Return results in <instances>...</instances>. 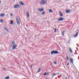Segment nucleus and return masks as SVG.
I'll use <instances>...</instances> for the list:
<instances>
[{
	"instance_id": "7c9ffc66",
	"label": "nucleus",
	"mask_w": 79,
	"mask_h": 79,
	"mask_svg": "<svg viewBox=\"0 0 79 79\" xmlns=\"http://www.w3.org/2000/svg\"><path fill=\"white\" fill-rule=\"evenodd\" d=\"M54 32H56V29L55 30Z\"/></svg>"
},
{
	"instance_id": "aec40b11",
	"label": "nucleus",
	"mask_w": 79,
	"mask_h": 79,
	"mask_svg": "<svg viewBox=\"0 0 79 79\" xmlns=\"http://www.w3.org/2000/svg\"><path fill=\"white\" fill-rule=\"evenodd\" d=\"M9 78L10 77H9V76H7L5 77V79H9Z\"/></svg>"
},
{
	"instance_id": "473e14b6",
	"label": "nucleus",
	"mask_w": 79,
	"mask_h": 79,
	"mask_svg": "<svg viewBox=\"0 0 79 79\" xmlns=\"http://www.w3.org/2000/svg\"><path fill=\"white\" fill-rule=\"evenodd\" d=\"M58 78H60V77L59 76H58Z\"/></svg>"
},
{
	"instance_id": "c756f323",
	"label": "nucleus",
	"mask_w": 79,
	"mask_h": 79,
	"mask_svg": "<svg viewBox=\"0 0 79 79\" xmlns=\"http://www.w3.org/2000/svg\"><path fill=\"white\" fill-rule=\"evenodd\" d=\"M54 63L55 64H56V62H55V61H54Z\"/></svg>"
},
{
	"instance_id": "20e7f679",
	"label": "nucleus",
	"mask_w": 79,
	"mask_h": 79,
	"mask_svg": "<svg viewBox=\"0 0 79 79\" xmlns=\"http://www.w3.org/2000/svg\"><path fill=\"white\" fill-rule=\"evenodd\" d=\"M45 3H46L45 0H42L40 2V4L41 5H44Z\"/></svg>"
},
{
	"instance_id": "e433bc0d",
	"label": "nucleus",
	"mask_w": 79,
	"mask_h": 79,
	"mask_svg": "<svg viewBox=\"0 0 79 79\" xmlns=\"http://www.w3.org/2000/svg\"><path fill=\"white\" fill-rule=\"evenodd\" d=\"M0 3H1V1H0Z\"/></svg>"
},
{
	"instance_id": "2eb2a0df",
	"label": "nucleus",
	"mask_w": 79,
	"mask_h": 79,
	"mask_svg": "<svg viewBox=\"0 0 79 79\" xmlns=\"http://www.w3.org/2000/svg\"><path fill=\"white\" fill-rule=\"evenodd\" d=\"M5 14H0V16H5Z\"/></svg>"
},
{
	"instance_id": "4468645a",
	"label": "nucleus",
	"mask_w": 79,
	"mask_h": 79,
	"mask_svg": "<svg viewBox=\"0 0 79 79\" xmlns=\"http://www.w3.org/2000/svg\"><path fill=\"white\" fill-rule=\"evenodd\" d=\"M40 71H41V69L40 68L38 70L37 73H40Z\"/></svg>"
},
{
	"instance_id": "c9c22d12",
	"label": "nucleus",
	"mask_w": 79,
	"mask_h": 79,
	"mask_svg": "<svg viewBox=\"0 0 79 79\" xmlns=\"http://www.w3.org/2000/svg\"><path fill=\"white\" fill-rule=\"evenodd\" d=\"M32 66H31V68H32Z\"/></svg>"
},
{
	"instance_id": "423d86ee",
	"label": "nucleus",
	"mask_w": 79,
	"mask_h": 79,
	"mask_svg": "<svg viewBox=\"0 0 79 79\" xmlns=\"http://www.w3.org/2000/svg\"><path fill=\"white\" fill-rule=\"evenodd\" d=\"M17 47V45L16 44H14L13 46H12V50H15L16 48Z\"/></svg>"
},
{
	"instance_id": "1a4fd4ad",
	"label": "nucleus",
	"mask_w": 79,
	"mask_h": 79,
	"mask_svg": "<svg viewBox=\"0 0 79 79\" xmlns=\"http://www.w3.org/2000/svg\"><path fill=\"white\" fill-rule=\"evenodd\" d=\"M70 61H71V63H72V64H73L74 65V64L73 63V59L71 58H70Z\"/></svg>"
},
{
	"instance_id": "72a5a7b5",
	"label": "nucleus",
	"mask_w": 79,
	"mask_h": 79,
	"mask_svg": "<svg viewBox=\"0 0 79 79\" xmlns=\"http://www.w3.org/2000/svg\"><path fill=\"white\" fill-rule=\"evenodd\" d=\"M6 31H7V32H8V30H7V29L6 30Z\"/></svg>"
},
{
	"instance_id": "f03ea898",
	"label": "nucleus",
	"mask_w": 79,
	"mask_h": 79,
	"mask_svg": "<svg viewBox=\"0 0 79 79\" xmlns=\"http://www.w3.org/2000/svg\"><path fill=\"white\" fill-rule=\"evenodd\" d=\"M51 55H53V54H58V52L56 51L53 50L51 52Z\"/></svg>"
},
{
	"instance_id": "a878e982",
	"label": "nucleus",
	"mask_w": 79,
	"mask_h": 79,
	"mask_svg": "<svg viewBox=\"0 0 79 79\" xmlns=\"http://www.w3.org/2000/svg\"><path fill=\"white\" fill-rule=\"evenodd\" d=\"M1 23H3V20L2 19H1Z\"/></svg>"
},
{
	"instance_id": "0eeeda50",
	"label": "nucleus",
	"mask_w": 79,
	"mask_h": 79,
	"mask_svg": "<svg viewBox=\"0 0 79 79\" xmlns=\"http://www.w3.org/2000/svg\"><path fill=\"white\" fill-rule=\"evenodd\" d=\"M26 15L27 16V18H29L30 16L29 15V12L28 11H27V13H26Z\"/></svg>"
},
{
	"instance_id": "393cba45",
	"label": "nucleus",
	"mask_w": 79,
	"mask_h": 79,
	"mask_svg": "<svg viewBox=\"0 0 79 79\" xmlns=\"http://www.w3.org/2000/svg\"><path fill=\"white\" fill-rule=\"evenodd\" d=\"M69 62H68L67 64V66H68V65H69Z\"/></svg>"
},
{
	"instance_id": "4c0bfd02",
	"label": "nucleus",
	"mask_w": 79,
	"mask_h": 79,
	"mask_svg": "<svg viewBox=\"0 0 79 79\" xmlns=\"http://www.w3.org/2000/svg\"><path fill=\"white\" fill-rule=\"evenodd\" d=\"M46 79H48V78H46Z\"/></svg>"
},
{
	"instance_id": "9d476101",
	"label": "nucleus",
	"mask_w": 79,
	"mask_h": 79,
	"mask_svg": "<svg viewBox=\"0 0 79 79\" xmlns=\"http://www.w3.org/2000/svg\"><path fill=\"white\" fill-rule=\"evenodd\" d=\"M19 3L20 5H24V3L23 2L21 1L19 2Z\"/></svg>"
},
{
	"instance_id": "f3484780",
	"label": "nucleus",
	"mask_w": 79,
	"mask_h": 79,
	"mask_svg": "<svg viewBox=\"0 0 79 79\" xmlns=\"http://www.w3.org/2000/svg\"><path fill=\"white\" fill-rule=\"evenodd\" d=\"M59 73H55L53 74L54 76H56V75H58L59 74Z\"/></svg>"
},
{
	"instance_id": "bb28decb",
	"label": "nucleus",
	"mask_w": 79,
	"mask_h": 79,
	"mask_svg": "<svg viewBox=\"0 0 79 79\" xmlns=\"http://www.w3.org/2000/svg\"><path fill=\"white\" fill-rule=\"evenodd\" d=\"M42 15L45 14V12H43L42 13Z\"/></svg>"
},
{
	"instance_id": "4be33fe9",
	"label": "nucleus",
	"mask_w": 79,
	"mask_h": 79,
	"mask_svg": "<svg viewBox=\"0 0 79 79\" xmlns=\"http://www.w3.org/2000/svg\"><path fill=\"white\" fill-rule=\"evenodd\" d=\"M64 31H62V36H64Z\"/></svg>"
},
{
	"instance_id": "cd10ccee",
	"label": "nucleus",
	"mask_w": 79,
	"mask_h": 79,
	"mask_svg": "<svg viewBox=\"0 0 79 79\" xmlns=\"http://www.w3.org/2000/svg\"><path fill=\"white\" fill-rule=\"evenodd\" d=\"M10 16H13V14H10Z\"/></svg>"
},
{
	"instance_id": "f8f14e48",
	"label": "nucleus",
	"mask_w": 79,
	"mask_h": 79,
	"mask_svg": "<svg viewBox=\"0 0 79 79\" xmlns=\"http://www.w3.org/2000/svg\"><path fill=\"white\" fill-rule=\"evenodd\" d=\"M70 11H71V10H66V13H69V12H70Z\"/></svg>"
},
{
	"instance_id": "6ab92c4d",
	"label": "nucleus",
	"mask_w": 79,
	"mask_h": 79,
	"mask_svg": "<svg viewBox=\"0 0 79 79\" xmlns=\"http://www.w3.org/2000/svg\"><path fill=\"white\" fill-rule=\"evenodd\" d=\"M12 44H13V45H15V42L14 41H12Z\"/></svg>"
},
{
	"instance_id": "39448f33",
	"label": "nucleus",
	"mask_w": 79,
	"mask_h": 79,
	"mask_svg": "<svg viewBox=\"0 0 79 79\" xmlns=\"http://www.w3.org/2000/svg\"><path fill=\"white\" fill-rule=\"evenodd\" d=\"M63 20H64V18H60L58 19V21H63Z\"/></svg>"
},
{
	"instance_id": "c85d7f7f",
	"label": "nucleus",
	"mask_w": 79,
	"mask_h": 79,
	"mask_svg": "<svg viewBox=\"0 0 79 79\" xmlns=\"http://www.w3.org/2000/svg\"><path fill=\"white\" fill-rule=\"evenodd\" d=\"M67 60H69V58H68V56L67 57Z\"/></svg>"
},
{
	"instance_id": "9b49d317",
	"label": "nucleus",
	"mask_w": 79,
	"mask_h": 79,
	"mask_svg": "<svg viewBox=\"0 0 79 79\" xmlns=\"http://www.w3.org/2000/svg\"><path fill=\"white\" fill-rule=\"evenodd\" d=\"M38 10L41 12L44 11V9H38Z\"/></svg>"
},
{
	"instance_id": "a211bd4d",
	"label": "nucleus",
	"mask_w": 79,
	"mask_h": 79,
	"mask_svg": "<svg viewBox=\"0 0 79 79\" xmlns=\"http://www.w3.org/2000/svg\"><path fill=\"white\" fill-rule=\"evenodd\" d=\"M10 24H11L12 25L13 24V20L10 21Z\"/></svg>"
},
{
	"instance_id": "2f4dec72",
	"label": "nucleus",
	"mask_w": 79,
	"mask_h": 79,
	"mask_svg": "<svg viewBox=\"0 0 79 79\" xmlns=\"http://www.w3.org/2000/svg\"><path fill=\"white\" fill-rule=\"evenodd\" d=\"M4 29H5V30H7L6 28V27H5Z\"/></svg>"
},
{
	"instance_id": "7ed1b4c3",
	"label": "nucleus",
	"mask_w": 79,
	"mask_h": 79,
	"mask_svg": "<svg viewBox=\"0 0 79 79\" xmlns=\"http://www.w3.org/2000/svg\"><path fill=\"white\" fill-rule=\"evenodd\" d=\"M19 7H20V6L18 4H16L14 6V8H19Z\"/></svg>"
},
{
	"instance_id": "f704fd0d",
	"label": "nucleus",
	"mask_w": 79,
	"mask_h": 79,
	"mask_svg": "<svg viewBox=\"0 0 79 79\" xmlns=\"http://www.w3.org/2000/svg\"><path fill=\"white\" fill-rule=\"evenodd\" d=\"M78 60H79V56H78Z\"/></svg>"
},
{
	"instance_id": "dca6fc26",
	"label": "nucleus",
	"mask_w": 79,
	"mask_h": 79,
	"mask_svg": "<svg viewBox=\"0 0 79 79\" xmlns=\"http://www.w3.org/2000/svg\"><path fill=\"white\" fill-rule=\"evenodd\" d=\"M78 35V32H77L76 34H75V35H74V37H76L77 36V35Z\"/></svg>"
},
{
	"instance_id": "6e6552de",
	"label": "nucleus",
	"mask_w": 79,
	"mask_h": 79,
	"mask_svg": "<svg viewBox=\"0 0 79 79\" xmlns=\"http://www.w3.org/2000/svg\"><path fill=\"white\" fill-rule=\"evenodd\" d=\"M59 14H60V17H63V15L61 13V11H59Z\"/></svg>"
},
{
	"instance_id": "f257e3e1",
	"label": "nucleus",
	"mask_w": 79,
	"mask_h": 79,
	"mask_svg": "<svg viewBox=\"0 0 79 79\" xmlns=\"http://www.w3.org/2000/svg\"><path fill=\"white\" fill-rule=\"evenodd\" d=\"M15 18L16 19V21L17 22V24L18 25H19V24H20V21H19V18L18 17V16H15Z\"/></svg>"
},
{
	"instance_id": "412c9836",
	"label": "nucleus",
	"mask_w": 79,
	"mask_h": 79,
	"mask_svg": "<svg viewBox=\"0 0 79 79\" xmlns=\"http://www.w3.org/2000/svg\"><path fill=\"white\" fill-rule=\"evenodd\" d=\"M69 51L70 53H73V51L71 48H69Z\"/></svg>"
},
{
	"instance_id": "ddd939ff",
	"label": "nucleus",
	"mask_w": 79,
	"mask_h": 79,
	"mask_svg": "<svg viewBox=\"0 0 79 79\" xmlns=\"http://www.w3.org/2000/svg\"><path fill=\"white\" fill-rule=\"evenodd\" d=\"M49 11L50 13H53V10L51 9H49Z\"/></svg>"
},
{
	"instance_id": "b1692460",
	"label": "nucleus",
	"mask_w": 79,
	"mask_h": 79,
	"mask_svg": "<svg viewBox=\"0 0 79 79\" xmlns=\"http://www.w3.org/2000/svg\"><path fill=\"white\" fill-rule=\"evenodd\" d=\"M46 74H47V73H46V72H45L44 74V76H46Z\"/></svg>"
},
{
	"instance_id": "5701e85b",
	"label": "nucleus",
	"mask_w": 79,
	"mask_h": 79,
	"mask_svg": "<svg viewBox=\"0 0 79 79\" xmlns=\"http://www.w3.org/2000/svg\"><path fill=\"white\" fill-rule=\"evenodd\" d=\"M47 76H48V75H49V72H48L46 74Z\"/></svg>"
}]
</instances>
